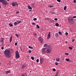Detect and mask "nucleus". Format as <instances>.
I'll return each instance as SVG.
<instances>
[{"mask_svg": "<svg viewBox=\"0 0 76 76\" xmlns=\"http://www.w3.org/2000/svg\"><path fill=\"white\" fill-rule=\"evenodd\" d=\"M9 26H11V27L13 26V25L12 24V23H10L9 24Z\"/></svg>", "mask_w": 76, "mask_h": 76, "instance_id": "obj_18", "label": "nucleus"}, {"mask_svg": "<svg viewBox=\"0 0 76 76\" xmlns=\"http://www.w3.org/2000/svg\"><path fill=\"white\" fill-rule=\"evenodd\" d=\"M12 6L15 7V2H13L12 3Z\"/></svg>", "mask_w": 76, "mask_h": 76, "instance_id": "obj_10", "label": "nucleus"}, {"mask_svg": "<svg viewBox=\"0 0 76 76\" xmlns=\"http://www.w3.org/2000/svg\"><path fill=\"white\" fill-rule=\"evenodd\" d=\"M37 28H39V26L38 25H37L36 26Z\"/></svg>", "mask_w": 76, "mask_h": 76, "instance_id": "obj_32", "label": "nucleus"}, {"mask_svg": "<svg viewBox=\"0 0 76 76\" xmlns=\"http://www.w3.org/2000/svg\"><path fill=\"white\" fill-rule=\"evenodd\" d=\"M15 5H16L17 6H18V4L16 2H15Z\"/></svg>", "mask_w": 76, "mask_h": 76, "instance_id": "obj_23", "label": "nucleus"}, {"mask_svg": "<svg viewBox=\"0 0 76 76\" xmlns=\"http://www.w3.org/2000/svg\"><path fill=\"white\" fill-rule=\"evenodd\" d=\"M51 14H55V13L52 12H51Z\"/></svg>", "mask_w": 76, "mask_h": 76, "instance_id": "obj_50", "label": "nucleus"}, {"mask_svg": "<svg viewBox=\"0 0 76 76\" xmlns=\"http://www.w3.org/2000/svg\"><path fill=\"white\" fill-rule=\"evenodd\" d=\"M18 23L16 22H15L14 23V25H15V26H16L17 25H18Z\"/></svg>", "mask_w": 76, "mask_h": 76, "instance_id": "obj_20", "label": "nucleus"}, {"mask_svg": "<svg viewBox=\"0 0 76 76\" xmlns=\"http://www.w3.org/2000/svg\"><path fill=\"white\" fill-rule=\"evenodd\" d=\"M55 25L56 26H59V24L58 23H56Z\"/></svg>", "mask_w": 76, "mask_h": 76, "instance_id": "obj_19", "label": "nucleus"}, {"mask_svg": "<svg viewBox=\"0 0 76 76\" xmlns=\"http://www.w3.org/2000/svg\"><path fill=\"white\" fill-rule=\"evenodd\" d=\"M34 20V21H35V20H37V19L36 18H34L33 19Z\"/></svg>", "mask_w": 76, "mask_h": 76, "instance_id": "obj_34", "label": "nucleus"}, {"mask_svg": "<svg viewBox=\"0 0 76 76\" xmlns=\"http://www.w3.org/2000/svg\"><path fill=\"white\" fill-rule=\"evenodd\" d=\"M66 61H69V59L67 58L66 59Z\"/></svg>", "mask_w": 76, "mask_h": 76, "instance_id": "obj_26", "label": "nucleus"}, {"mask_svg": "<svg viewBox=\"0 0 76 76\" xmlns=\"http://www.w3.org/2000/svg\"><path fill=\"white\" fill-rule=\"evenodd\" d=\"M52 50V48L50 47V46H48L47 47L44 48L42 50V52L43 53H46L47 52V53H51V50Z\"/></svg>", "mask_w": 76, "mask_h": 76, "instance_id": "obj_1", "label": "nucleus"}, {"mask_svg": "<svg viewBox=\"0 0 76 76\" xmlns=\"http://www.w3.org/2000/svg\"><path fill=\"white\" fill-rule=\"evenodd\" d=\"M49 7H53V6L49 5Z\"/></svg>", "mask_w": 76, "mask_h": 76, "instance_id": "obj_37", "label": "nucleus"}, {"mask_svg": "<svg viewBox=\"0 0 76 76\" xmlns=\"http://www.w3.org/2000/svg\"><path fill=\"white\" fill-rule=\"evenodd\" d=\"M69 48L70 50H72V47H69Z\"/></svg>", "mask_w": 76, "mask_h": 76, "instance_id": "obj_29", "label": "nucleus"}, {"mask_svg": "<svg viewBox=\"0 0 76 76\" xmlns=\"http://www.w3.org/2000/svg\"><path fill=\"white\" fill-rule=\"evenodd\" d=\"M73 19L72 18V17H69L68 18V22L70 24H71V23L73 22Z\"/></svg>", "mask_w": 76, "mask_h": 76, "instance_id": "obj_5", "label": "nucleus"}, {"mask_svg": "<svg viewBox=\"0 0 76 76\" xmlns=\"http://www.w3.org/2000/svg\"><path fill=\"white\" fill-rule=\"evenodd\" d=\"M65 35H68V33L66 32L65 33Z\"/></svg>", "mask_w": 76, "mask_h": 76, "instance_id": "obj_43", "label": "nucleus"}, {"mask_svg": "<svg viewBox=\"0 0 76 76\" xmlns=\"http://www.w3.org/2000/svg\"><path fill=\"white\" fill-rule=\"evenodd\" d=\"M56 76H58V74L57 73L56 75Z\"/></svg>", "mask_w": 76, "mask_h": 76, "instance_id": "obj_52", "label": "nucleus"}, {"mask_svg": "<svg viewBox=\"0 0 76 76\" xmlns=\"http://www.w3.org/2000/svg\"><path fill=\"white\" fill-rule=\"evenodd\" d=\"M74 2L75 3H76V0H74Z\"/></svg>", "mask_w": 76, "mask_h": 76, "instance_id": "obj_40", "label": "nucleus"}, {"mask_svg": "<svg viewBox=\"0 0 76 76\" xmlns=\"http://www.w3.org/2000/svg\"><path fill=\"white\" fill-rule=\"evenodd\" d=\"M28 53H31V50H29L28 51Z\"/></svg>", "mask_w": 76, "mask_h": 76, "instance_id": "obj_31", "label": "nucleus"}, {"mask_svg": "<svg viewBox=\"0 0 76 76\" xmlns=\"http://www.w3.org/2000/svg\"><path fill=\"white\" fill-rule=\"evenodd\" d=\"M1 5H0V9H1Z\"/></svg>", "mask_w": 76, "mask_h": 76, "instance_id": "obj_55", "label": "nucleus"}, {"mask_svg": "<svg viewBox=\"0 0 76 76\" xmlns=\"http://www.w3.org/2000/svg\"><path fill=\"white\" fill-rule=\"evenodd\" d=\"M7 0V1H10V0Z\"/></svg>", "mask_w": 76, "mask_h": 76, "instance_id": "obj_56", "label": "nucleus"}, {"mask_svg": "<svg viewBox=\"0 0 76 76\" xmlns=\"http://www.w3.org/2000/svg\"><path fill=\"white\" fill-rule=\"evenodd\" d=\"M32 25H35V23H32Z\"/></svg>", "mask_w": 76, "mask_h": 76, "instance_id": "obj_44", "label": "nucleus"}, {"mask_svg": "<svg viewBox=\"0 0 76 76\" xmlns=\"http://www.w3.org/2000/svg\"><path fill=\"white\" fill-rule=\"evenodd\" d=\"M4 54L6 58H9L10 57V51L6 50L4 51Z\"/></svg>", "mask_w": 76, "mask_h": 76, "instance_id": "obj_2", "label": "nucleus"}, {"mask_svg": "<svg viewBox=\"0 0 76 76\" xmlns=\"http://www.w3.org/2000/svg\"><path fill=\"white\" fill-rule=\"evenodd\" d=\"M28 9H31V10H32V8L30 6H28Z\"/></svg>", "mask_w": 76, "mask_h": 76, "instance_id": "obj_12", "label": "nucleus"}, {"mask_svg": "<svg viewBox=\"0 0 76 76\" xmlns=\"http://www.w3.org/2000/svg\"><path fill=\"white\" fill-rule=\"evenodd\" d=\"M3 40H4V39L3 38H2L1 39V40H0V42H2V44H3L4 42Z\"/></svg>", "mask_w": 76, "mask_h": 76, "instance_id": "obj_9", "label": "nucleus"}, {"mask_svg": "<svg viewBox=\"0 0 76 76\" xmlns=\"http://www.w3.org/2000/svg\"><path fill=\"white\" fill-rule=\"evenodd\" d=\"M12 36H11L10 37V42H12Z\"/></svg>", "mask_w": 76, "mask_h": 76, "instance_id": "obj_14", "label": "nucleus"}, {"mask_svg": "<svg viewBox=\"0 0 76 76\" xmlns=\"http://www.w3.org/2000/svg\"><path fill=\"white\" fill-rule=\"evenodd\" d=\"M67 8V6H65L64 8V9L65 10H66V8Z\"/></svg>", "mask_w": 76, "mask_h": 76, "instance_id": "obj_24", "label": "nucleus"}, {"mask_svg": "<svg viewBox=\"0 0 76 76\" xmlns=\"http://www.w3.org/2000/svg\"><path fill=\"white\" fill-rule=\"evenodd\" d=\"M17 22V23L18 24H19V23H22V22H21V21H20L19 20H17L16 21Z\"/></svg>", "mask_w": 76, "mask_h": 76, "instance_id": "obj_13", "label": "nucleus"}, {"mask_svg": "<svg viewBox=\"0 0 76 76\" xmlns=\"http://www.w3.org/2000/svg\"><path fill=\"white\" fill-rule=\"evenodd\" d=\"M15 57L16 58L18 59V58H19L20 57V56L19 55V52L18 51H16L15 52Z\"/></svg>", "mask_w": 76, "mask_h": 76, "instance_id": "obj_4", "label": "nucleus"}, {"mask_svg": "<svg viewBox=\"0 0 76 76\" xmlns=\"http://www.w3.org/2000/svg\"><path fill=\"white\" fill-rule=\"evenodd\" d=\"M28 47V48H30L31 49H33V48L32 47H31L30 46H29Z\"/></svg>", "mask_w": 76, "mask_h": 76, "instance_id": "obj_25", "label": "nucleus"}, {"mask_svg": "<svg viewBox=\"0 0 76 76\" xmlns=\"http://www.w3.org/2000/svg\"><path fill=\"white\" fill-rule=\"evenodd\" d=\"M6 73L7 74H8V73H11L10 71H6Z\"/></svg>", "mask_w": 76, "mask_h": 76, "instance_id": "obj_15", "label": "nucleus"}, {"mask_svg": "<svg viewBox=\"0 0 76 76\" xmlns=\"http://www.w3.org/2000/svg\"><path fill=\"white\" fill-rule=\"evenodd\" d=\"M53 72H55V71H56V69H53Z\"/></svg>", "mask_w": 76, "mask_h": 76, "instance_id": "obj_36", "label": "nucleus"}, {"mask_svg": "<svg viewBox=\"0 0 76 76\" xmlns=\"http://www.w3.org/2000/svg\"><path fill=\"white\" fill-rule=\"evenodd\" d=\"M65 43H66V44H67V42L66 41Z\"/></svg>", "mask_w": 76, "mask_h": 76, "instance_id": "obj_53", "label": "nucleus"}, {"mask_svg": "<svg viewBox=\"0 0 76 76\" xmlns=\"http://www.w3.org/2000/svg\"><path fill=\"white\" fill-rule=\"evenodd\" d=\"M32 6H33V4L32 5Z\"/></svg>", "mask_w": 76, "mask_h": 76, "instance_id": "obj_58", "label": "nucleus"}, {"mask_svg": "<svg viewBox=\"0 0 76 76\" xmlns=\"http://www.w3.org/2000/svg\"><path fill=\"white\" fill-rule=\"evenodd\" d=\"M56 60L57 61H60V58H56Z\"/></svg>", "mask_w": 76, "mask_h": 76, "instance_id": "obj_16", "label": "nucleus"}, {"mask_svg": "<svg viewBox=\"0 0 76 76\" xmlns=\"http://www.w3.org/2000/svg\"><path fill=\"white\" fill-rule=\"evenodd\" d=\"M75 41V40L74 39H73L72 40V42H73Z\"/></svg>", "mask_w": 76, "mask_h": 76, "instance_id": "obj_48", "label": "nucleus"}, {"mask_svg": "<svg viewBox=\"0 0 76 76\" xmlns=\"http://www.w3.org/2000/svg\"><path fill=\"white\" fill-rule=\"evenodd\" d=\"M15 35L17 37H19V34H15Z\"/></svg>", "mask_w": 76, "mask_h": 76, "instance_id": "obj_27", "label": "nucleus"}, {"mask_svg": "<svg viewBox=\"0 0 76 76\" xmlns=\"http://www.w3.org/2000/svg\"><path fill=\"white\" fill-rule=\"evenodd\" d=\"M54 20H55L57 21V20L58 19H57V18H55L54 19Z\"/></svg>", "mask_w": 76, "mask_h": 76, "instance_id": "obj_42", "label": "nucleus"}, {"mask_svg": "<svg viewBox=\"0 0 76 76\" xmlns=\"http://www.w3.org/2000/svg\"><path fill=\"white\" fill-rule=\"evenodd\" d=\"M31 58L33 60H34V57H31Z\"/></svg>", "mask_w": 76, "mask_h": 76, "instance_id": "obj_28", "label": "nucleus"}, {"mask_svg": "<svg viewBox=\"0 0 76 76\" xmlns=\"http://www.w3.org/2000/svg\"><path fill=\"white\" fill-rule=\"evenodd\" d=\"M44 61V59L42 58H40V64H42Z\"/></svg>", "mask_w": 76, "mask_h": 76, "instance_id": "obj_6", "label": "nucleus"}, {"mask_svg": "<svg viewBox=\"0 0 76 76\" xmlns=\"http://www.w3.org/2000/svg\"><path fill=\"white\" fill-rule=\"evenodd\" d=\"M20 48L21 50V51H22V48H21V47H20Z\"/></svg>", "mask_w": 76, "mask_h": 76, "instance_id": "obj_49", "label": "nucleus"}, {"mask_svg": "<svg viewBox=\"0 0 76 76\" xmlns=\"http://www.w3.org/2000/svg\"><path fill=\"white\" fill-rule=\"evenodd\" d=\"M50 32H49L48 34V37H47V39H49V38H50Z\"/></svg>", "mask_w": 76, "mask_h": 76, "instance_id": "obj_8", "label": "nucleus"}, {"mask_svg": "<svg viewBox=\"0 0 76 76\" xmlns=\"http://www.w3.org/2000/svg\"><path fill=\"white\" fill-rule=\"evenodd\" d=\"M58 33L60 35H61V34H61V31H59V32H58Z\"/></svg>", "mask_w": 76, "mask_h": 76, "instance_id": "obj_38", "label": "nucleus"}, {"mask_svg": "<svg viewBox=\"0 0 76 76\" xmlns=\"http://www.w3.org/2000/svg\"><path fill=\"white\" fill-rule=\"evenodd\" d=\"M1 49L2 50H3V49H4V48L3 47H1Z\"/></svg>", "mask_w": 76, "mask_h": 76, "instance_id": "obj_46", "label": "nucleus"}, {"mask_svg": "<svg viewBox=\"0 0 76 76\" xmlns=\"http://www.w3.org/2000/svg\"><path fill=\"white\" fill-rule=\"evenodd\" d=\"M34 36H35V37H37V33H34Z\"/></svg>", "mask_w": 76, "mask_h": 76, "instance_id": "obj_22", "label": "nucleus"}, {"mask_svg": "<svg viewBox=\"0 0 76 76\" xmlns=\"http://www.w3.org/2000/svg\"><path fill=\"white\" fill-rule=\"evenodd\" d=\"M65 55H66V56H68V55H69V53H65Z\"/></svg>", "mask_w": 76, "mask_h": 76, "instance_id": "obj_30", "label": "nucleus"}, {"mask_svg": "<svg viewBox=\"0 0 76 76\" xmlns=\"http://www.w3.org/2000/svg\"><path fill=\"white\" fill-rule=\"evenodd\" d=\"M58 64V63L57 62L55 63V65H56V66H57Z\"/></svg>", "mask_w": 76, "mask_h": 76, "instance_id": "obj_33", "label": "nucleus"}, {"mask_svg": "<svg viewBox=\"0 0 76 76\" xmlns=\"http://www.w3.org/2000/svg\"><path fill=\"white\" fill-rule=\"evenodd\" d=\"M73 18H76V16H74L73 17Z\"/></svg>", "mask_w": 76, "mask_h": 76, "instance_id": "obj_47", "label": "nucleus"}, {"mask_svg": "<svg viewBox=\"0 0 76 76\" xmlns=\"http://www.w3.org/2000/svg\"><path fill=\"white\" fill-rule=\"evenodd\" d=\"M57 1H58V2H61V0H57Z\"/></svg>", "mask_w": 76, "mask_h": 76, "instance_id": "obj_39", "label": "nucleus"}, {"mask_svg": "<svg viewBox=\"0 0 76 76\" xmlns=\"http://www.w3.org/2000/svg\"><path fill=\"white\" fill-rule=\"evenodd\" d=\"M47 46H50V45H47V44H45L44 45V47H47Z\"/></svg>", "mask_w": 76, "mask_h": 76, "instance_id": "obj_17", "label": "nucleus"}, {"mask_svg": "<svg viewBox=\"0 0 76 76\" xmlns=\"http://www.w3.org/2000/svg\"><path fill=\"white\" fill-rule=\"evenodd\" d=\"M21 76H27V75H26V73H23Z\"/></svg>", "mask_w": 76, "mask_h": 76, "instance_id": "obj_11", "label": "nucleus"}, {"mask_svg": "<svg viewBox=\"0 0 76 76\" xmlns=\"http://www.w3.org/2000/svg\"><path fill=\"white\" fill-rule=\"evenodd\" d=\"M39 60L38 59H37V60H36L37 62H39Z\"/></svg>", "mask_w": 76, "mask_h": 76, "instance_id": "obj_35", "label": "nucleus"}, {"mask_svg": "<svg viewBox=\"0 0 76 76\" xmlns=\"http://www.w3.org/2000/svg\"><path fill=\"white\" fill-rule=\"evenodd\" d=\"M25 66L22 65L21 69H24V68H25Z\"/></svg>", "mask_w": 76, "mask_h": 76, "instance_id": "obj_21", "label": "nucleus"}, {"mask_svg": "<svg viewBox=\"0 0 76 76\" xmlns=\"http://www.w3.org/2000/svg\"><path fill=\"white\" fill-rule=\"evenodd\" d=\"M0 2L4 5H6L7 4H8V3H7V1L5 0H0Z\"/></svg>", "mask_w": 76, "mask_h": 76, "instance_id": "obj_3", "label": "nucleus"}, {"mask_svg": "<svg viewBox=\"0 0 76 76\" xmlns=\"http://www.w3.org/2000/svg\"><path fill=\"white\" fill-rule=\"evenodd\" d=\"M48 19H49V18H48Z\"/></svg>", "mask_w": 76, "mask_h": 76, "instance_id": "obj_57", "label": "nucleus"}, {"mask_svg": "<svg viewBox=\"0 0 76 76\" xmlns=\"http://www.w3.org/2000/svg\"><path fill=\"white\" fill-rule=\"evenodd\" d=\"M56 36H58V33H56Z\"/></svg>", "mask_w": 76, "mask_h": 76, "instance_id": "obj_51", "label": "nucleus"}, {"mask_svg": "<svg viewBox=\"0 0 76 76\" xmlns=\"http://www.w3.org/2000/svg\"><path fill=\"white\" fill-rule=\"evenodd\" d=\"M17 44H18V43H15V45H17Z\"/></svg>", "mask_w": 76, "mask_h": 76, "instance_id": "obj_45", "label": "nucleus"}, {"mask_svg": "<svg viewBox=\"0 0 76 76\" xmlns=\"http://www.w3.org/2000/svg\"><path fill=\"white\" fill-rule=\"evenodd\" d=\"M39 41H40L41 43H42L43 42V41L44 39H43V38H41V37H39Z\"/></svg>", "mask_w": 76, "mask_h": 76, "instance_id": "obj_7", "label": "nucleus"}, {"mask_svg": "<svg viewBox=\"0 0 76 76\" xmlns=\"http://www.w3.org/2000/svg\"><path fill=\"white\" fill-rule=\"evenodd\" d=\"M1 62H0V66H1Z\"/></svg>", "mask_w": 76, "mask_h": 76, "instance_id": "obj_54", "label": "nucleus"}, {"mask_svg": "<svg viewBox=\"0 0 76 76\" xmlns=\"http://www.w3.org/2000/svg\"><path fill=\"white\" fill-rule=\"evenodd\" d=\"M16 14H18V13H19V12H18V11H17L16 12Z\"/></svg>", "mask_w": 76, "mask_h": 76, "instance_id": "obj_41", "label": "nucleus"}]
</instances>
